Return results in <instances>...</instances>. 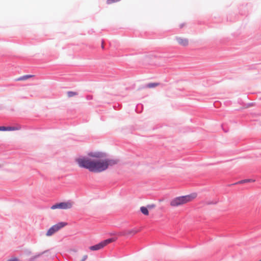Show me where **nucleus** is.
<instances>
[{"label":"nucleus","mask_w":261,"mask_h":261,"mask_svg":"<svg viewBox=\"0 0 261 261\" xmlns=\"http://www.w3.org/2000/svg\"><path fill=\"white\" fill-rule=\"evenodd\" d=\"M138 230L136 229L124 230L122 232V234L125 236L132 237L138 232Z\"/></svg>","instance_id":"423d86ee"},{"label":"nucleus","mask_w":261,"mask_h":261,"mask_svg":"<svg viewBox=\"0 0 261 261\" xmlns=\"http://www.w3.org/2000/svg\"><path fill=\"white\" fill-rule=\"evenodd\" d=\"M7 261H19V259L16 257H13L12 258H11Z\"/></svg>","instance_id":"6ab92c4d"},{"label":"nucleus","mask_w":261,"mask_h":261,"mask_svg":"<svg viewBox=\"0 0 261 261\" xmlns=\"http://www.w3.org/2000/svg\"><path fill=\"white\" fill-rule=\"evenodd\" d=\"M155 206V205L154 204H148L147 205V208H154V207Z\"/></svg>","instance_id":"a211bd4d"},{"label":"nucleus","mask_w":261,"mask_h":261,"mask_svg":"<svg viewBox=\"0 0 261 261\" xmlns=\"http://www.w3.org/2000/svg\"><path fill=\"white\" fill-rule=\"evenodd\" d=\"M259 261H261V259L260 260H259Z\"/></svg>","instance_id":"b1692460"},{"label":"nucleus","mask_w":261,"mask_h":261,"mask_svg":"<svg viewBox=\"0 0 261 261\" xmlns=\"http://www.w3.org/2000/svg\"><path fill=\"white\" fill-rule=\"evenodd\" d=\"M184 26V23H181L180 24V28H182Z\"/></svg>","instance_id":"4be33fe9"},{"label":"nucleus","mask_w":261,"mask_h":261,"mask_svg":"<svg viewBox=\"0 0 261 261\" xmlns=\"http://www.w3.org/2000/svg\"><path fill=\"white\" fill-rule=\"evenodd\" d=\"M33 76L32 75H25L20 77L18 80H25Z\"/></svg>","instance_id":"2eb2a0df"},{"label":"nucleus","mask_w":261,"mask_h":261,"mask_svg":"<svg viewBox=\"0 0 261 261\" xmlns=\"http://www.w3.org/2000/svg\"><path fill=\"white\" fill-rule=\"evenodd\" d=\"M88 155L90 157L97 159L103 158L107 156L106 153L102 152H91L88 153Z\"/></svg>","instance_id":"39448f33"},{"label":"nucleus","mask_w":261,"mask_h":261,"mask_svg":"<svg viewBox=\"0 0 261 261\" xmlns=\"http://www.w3.org/2000/svg\"><path fill=\"white\" fill-rule=\"evenodd\" d=\"M140 211L143 214H144L145 216H147L149 214V212L147 206H141L140 207Z\"/></svg>","instance_id":"9b49d317"},{"label":"nucleus","mask_w":261,"mask_h":261,"mask_svg":"<svg viewBox=\"0 0 261 261\" xmlns=\"http://www.w3.org/2000/svg\"><path fill=\"white\" fill-rule=\"evenodd\" d=\"M121 0H107V4H111L114 3H116L120 1Z\"/></svg>","instance_id":"dca6fc26"},{"label":"nucleus","mask_w":261,"mask_h":261,"mask_svg":"<svg viewBox=\"0 0 261 261\" xmlns=\"http://www.w3.org/2000/svg\"><path fill=\"white\" fill-rule=\"evenodd\" d=\"M75 162L80 168L87 169L91 172L99 173L106 170L109 166H113L117 164L119 160L117 159L94 160L83 156L76 159Z\"/></svg>","instance_id":"f257e3e1"},{"label":"nucleus","mask_w":261,"mask_h":261,"mask_svg":"<svg viewBox=\"0 0 261 261\" xmlns=\"http://www.w3.org/2000/svg\"><path fill=\"white\" fill-rule=\"evenodd\" d=\"M101 48H104V45H103V41L102 40V42H101Z\"/></svg>","instance_id":"412c9836"},{"label":"nucleus","mask_w":261,"mask_h":261,"mask_svg":"<svg viewBox=\"0 0 261 261\" xmlns=\"http://www.w3.org/2000/svg\"><path fill=\"white\" fill-rule=\"evenodd\" d=\"M255 180L253 179H245L240 180L238 182L235 183L234 185H236L238 184H244V183H246V182H253Z\"/></svg>","instance_id":"9d476101"},{"label":"nucleus","mask_w":261,"mask_h":261,"mask_svg":"<svg viewBox=\"0 0 261 261\" xmlns=\"http://www.w3.org/2000/svg\"><path fill=\"white\" fill-rule=\"evenodd\" d=\"M51 209L52 210H55V209H57L58 208V204L57 203H55V204H53L51 206Z\"/></svg>","instance_id":"f3484780"},{"label":"nucleus","mask_w":261,"mask_h":261,"mask_svg":"<svg viewBox=\"0 0 261 261\" xmlns=\"http://www.w3.org/2000/svg\"><path fill=\"white\" fill-rule=\"evenodd\" d=\"M58 208L66 210L72 207V204L70 201L67 202H61L57 203Z\"/></svg>","instance_id":"20e7f679"},{"label":"nucleus","mask_w":261,"mask_h":261,"mask_svg":"<svg viewBox=\"0 0 261 261\" xmlns=\"http://www.w3.org/2000/svg\"><path fill=\"white\" fill-rule=\"evenodd\" d=\"M223 130H224V131L225 132H227V130H225V129H224V128H223Z\"/></svg>","instance_id":"5701e85b"},{"label":"nucleus","mask_w":261,"mask_h":261,"mask_svg":"<svg viewBox=\"0 0 261 261\" xmlns=\"http://www.w3.org/2000/svg\"><path fill=\"white\" fill-rule=\"evenodd\" d=\"M114 240H115L113 238H109V239H106V240L102 241V244H103V246L105 247L107 244H109L110 243H112L113 241H114Z\"/></svg>","instance_id":"f8f14e48"},{"label":"nucleus","mask_w":261,"mask_h":261,"mask_svg":"<svg viewBox=\"0 0 261 261\" xmlns=\"http://www.w3.org/2000/svg\"><path fill=\"white\" fill-rule=\"evenodd\" d=\"M104 247L102 241L96 245L90 247V249L92 251L98 250Z\"/></svg>","instance_id":"0eeeda50"},{"label":"nucleus","mask_w":261,"mask_h":261,"mask_svg":"<svg viewBox=\"0 0 261 261\" xmlns=\"http://www.w3.org/2000/svg\"><path fill=\"white\" fill-rule=\"evenodd\" d=\"M18 128L15 126H0V130L1 131H11V130H18Z\"/></svg>","instance_id":"6e6552de"},{"label":"nucleus","mask_w":261,"mask_h":261,"mask_svg":"<svg viewBox=\"0 0 261 261\" xmlns=\"http://www.w3.org/2000/svg\"><path fill=\"white\" fill-rule=\"evenodd\" d=\"M67 225V223L64 222H59L57 224L52 226L47 231L46 235L47 236H51L54 233L58 231L61 228L64 227Z\"/></svg>","instance_id":"7ed1b4c3"},{"label":"nucleus","mask_w":261,"mask_h":261,"mask_svg":"<svg viewBox=\"0 0 261 261\" xmlns=\"http://www.w3.org/2000/svg\"><path fill=\"white\" fill-rule=\"evenodd\" d=\"M176 40L179 44L184 46H187L189 43V41L187 39H182L180 37H176Z\"/></svg>","instance_id":"1a4fd4ad"},{"label":"nucleus","mask_w":261,"mask_h":261,"mask_svg":"<svg viewBox=\"0 0 261 261\" xmlns=\"http://www.w3.org/2000/svg\"><path fill=\"white\" fill-rule=\"evenodd\" d=\"M197 196V194L193 193L189 195L177 197L173 199L170 202L172 206H178L192 201Z\"/></svg>","instance_id":"f03ea898"},{"label":"nucleus","mask_w":261,"mask_h":261,"mask_svg":"<svg viewBox=\"0 0 261 261\" xmlns=\"http://www.w3.org/2000/svg\"><path fill=\"white\" fill-rule=\"evenodd\" d=\"M86 98L87 100H91L92 99V96L90 95H87Z\"/></svg>","instance_id":"aec40b11"},{"label":"nucleus","mask_w":261,"mask_h":261,"mask_svg":"<svg viewBox=\"0 0 261 261\" xmlns=\"http://www.w3.org/2000/svg\"><path fill=\"white\" fill-rule=\"evenodd\" d=\"M77 95V93L76 92H73V91H68L67 92V96L69 97H73L75 95Z\"/></svg>","instance_id":"4468645a"},{"label":"nucleus","mask_w":261,"mask_h":261,"mask_svg":"<svg viewBox=\"0 0 261 261\" xmlns=\"http://www.w3.org/2000/svg\"><path fill=\"white\" fill-rule=\"evenodd\" d=\"M160 84L158 83H150L146 85V87L149 88H154L158 86Z\"/></svg>","instance_id":"ddd939ff"}]
</instances>
